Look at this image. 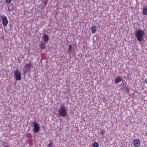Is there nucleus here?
Listing matches in <instances>:
<instances>
[{"mask_svg": "<svg viewBox=\"0 0 147 147\" xmlns=\"http://www.w3.org/2000/svg\"><path fill=\"white\" fill-rule=\"evenodd\" d=\"M58 112L60 116L65 117L67 114V109L64 106H61L59 109Z\"/></svg>", "mask_w": 147, "mask_h": 147, "instance_id": "nucleus-1", "label": "nucleus"}, {"mask_svg": "<svg viewBox=\"0 0 147 147\" xmlns=\"http://www.w3.org/2000/svg\"><path fill=\"white\" fill-rule=\"evenodd\" d=\"M14 78L16 80L20 81L21 78V74L20 72L17 70L14 71Z\"/></svg>", "mask_w": 147, "mask_h": 147, "instance_id": "nucleus-4", "label": "nucleus"}, {"mask_svg": "<svg viewBox=\"0 0 147 147\" xmlns=\"http://www.w3.org/2000/svg\"><path fill=\"white\" fill-rule=\"evenodd\" d=\"M144 35V32L143 30H139L137 31L135 34V36L139 41L142 40L143 37Z\"/></svg>", "mask_w": 147, "mask_h": 147, "instance_id": "nucleus-2", "label": "nucleus"}, {"mask_svg": "<svg viewBox=\"0 0 147 147\" xmlns=\"http://www.w3.org/2000/svg\"><path fill=\"white\" fill-rule=\"evenodd\" d=\"M93 145L94 147H98L99 145L96 142H94L93 144Z\"/></svg>", "mask_w": 147, "mask_h": 147, "instance_id": "nucleus-13", "label": "nucleus"}, {"mask_svg": "<svg viewBox=\"0 0 147 147\" xmlns=\"http://www.w3.org/2000/svg\"><path fill=\"white\" fill-rule=\"evenodd\" d=\"M47 0H47L46 1H43V4L45 6H46L47 5Z\"/></svg>", "mask_w": 147, "mask_h": 147, "instance_id": "nucleus-15", "label": "nucleus"}, {"mask_svg": "<svg viewBox=\"0 0 147 147\" xmlns=\"http://www.w3.org/2000/svg\"><path fill=\"white\" fill-rule=\"evenodd\" d=\"M4 147H9V145H7Z\"/></svg>", "mask_w": 147, "mask_h": 147, "instance_id": "nucleus-20", "label": "nucleus"}, {"mask_svg": "<svg viewBox=\"0 0 147 147\" xmlns=\"http://www.w3.org/2000/svg\"><path fill=\"white\" fill-rule=\"evenodd\" d=\"M72 48V46L71 45H69L68 46V51H70Z\"/></svg>", "mask_w": 147, "mask_h": 147, "instance_id": "nucleus-16", "label": "nucleus"}, {"mask_svg": "<svg viewBox=\"0 0 147 147\" xmlns=\"http://www.w3.org/2000/svg\"><path fill=\"white\" fill-rule=\"evenodd\" d=\"M42 38L44 41L45 42H47L49 39L48 36L46 34H45L43 35L42 36Z\"/></svg>", "mask_w": 147, "mask_h": 147, "instance_id": "nucleus-8", "label": "nucleus"}, {"mask_svg": "<svg viewBox=\"0 0 147 147\" xmlns=\"http://www.w3.org/2000/svg\"><path fill=\"white\" fill-rule=\"evenodd\" d=\"M2 20V23L4 26H7L8 23V20L7 17L4 16H2L1 17Z\"/></svg>", "mask_w": 147, "mask_h": 147, "instance_id": "nucleus-5", "label": "nucleus"}, {"mask_svg": "<svg viewBox=\"0 0 147 147\" xmlns=\"http://www.w3.org/2000/svg\"><path fill=\"white\" fill-rule=\"evenodd\" d=\"M52 143V142H50L48 145V147H51Z\"/></svg>", "mask_w": 147, "mask_h": 147, "instance_id": "nucleus-17", "label": "nucleus"}, {"mask_svg": "<svg viewBox=\"0 0 147 147\" xmlns=\"http://www.w3.org/2000/svg\"><path fill=\"white\" fill-rule=\"evenodd\" d=\"M6 2L7 3H10L11 1V0H6Z\"/></svg>", "mask_w": 147, "mask_h": 147, "instance_id": "nucleus-18", "label": "nucleus"}, {"mask_svg": "<svg viewBox=\"0 0 147 147\" xmlns=\"http://www.w3.org/2000/svg\"><path fill=\"white\" fill-rule=\"evenodd\" d=\"M33 127H34L33 131L34 132L36 133L38 132L40 129V127L38 122L36 121H34L32 122Z\"/></svg>", "mask_w": 147, "mask_h": 147, "instance_id": "nucleus-3", "label": "nucleus"}, {"mask_svg": "<svg viewBox=\"0 0 147 147\" xmlns=\"http://www.w3.org/2000/svg\"><path fill=\"white\" fill-rule=\"evenodd\" d=\"M134 145L135 147H138L141 144V142L139 139H136L134 141Z\"/></svg>", "mask_w": 147, "mask_h": 147, "instance_id": "nucleus-6", "label": "nucleus"}, {"mask_svg": "<svg viewBox=\"0 0 147 147\" xmlns=\"http://www.w3.org/2000/svg\"><path fill=\"white\" fill-rule=\"evenodd\" d=\"M40 48L44 50L45 48V45L44 43H42L39 45Z\"/></svg>", "mask_w": 147, "mask_h": 147, "instance_id": "nucleus-12", "label": "nucleus"}, {"mask_svg": "<svg viewBox=\"0 0 147 147\" xmlns=\"http://www.w3.org/2000/svg\"><path fill=\"white\" fill-rule=\"evenodd\" d=\"M100 134H101L103 135L105 133V131L104 129H100Z\"/></svg>", "mask_w": 147, "mask_h": 147, "instance_id": "nucleus-14", "label": "nucleus"}, {"mask_svg": "<svg viewBox=\"0 0 147 147\" xmlns=\"http://www.w3.org/2000/svg\"><path fill=\"white\" fill-rule=\"evenodd\" d=\"M33 65L31 63H29L27 64H26L25 66L27 68L28 70L30 69L31 66H32Z\"/></svg>", "mask_w": 147, "mask_h": 147, "instance_id": "nucleus-10", "label": "nucleus"}, {"mask_svg": "<svg viewBox=\"0 0 147 147\" xmlns=\"http://www.w3.org/2000/svg\"><path fill=\"white\" fill-rule=\"evenodd\" d=\"M144 82L147 84V79H146L144 80Z\"/></svg>", "mask_w": 147, "mask_h": 147, "instance_id": "nucleus-19", "label": "nucleus"}, {"mask_svg": "<svg viewBox=\"0 0 147 147\" xmlns=\"http://www.w3.org/2000/svg\"><path fill=\"white\" fill-rule=\"evenodd\" d=\"M122 80L121 78L120 77H117L115 80L114 82L116 84L118 83L119 82H121Z\"/></svg>", "mask_w": 147, "mask_h": 147, "instance_id": "nucleus-9", "label": "nucleus"}, {"mask_svg": "<svg viewBox=\"0 0 147 147\" xmlns=\"http://www.w3.org/2000/svg\"><path fill=\"white\" fill-rule=\"evenodd\" d=\"M142 13L144 15L147 16V8H144L142 11Z\"/></svg>", "mask_w": 147, "mask_h": 147, "instance_id": "nucleus-11", "label": "nucleus"}, {"mask_svg": "<svg viewBox=\"0 0 147 147\" xmlns=\"http://www.w3.org/2000/svg\"><path fill=\"white\" fill-rule=\"evenodd\" d=\"M97 31L96 27L95 26H92L91 29V32L93 34L95 33Z\"/></svg>", "mask_w": 147, "mask_h": 147, "instance_id": "nucleus-7", "label": "nucleus"}]
</instances>
